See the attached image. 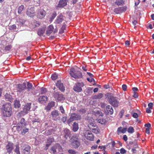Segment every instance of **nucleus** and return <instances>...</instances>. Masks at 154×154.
Listing matches in <instances>:
<instances>
[{
    "label": "nucleus",
    "mask_w": 154,
    "mask_h": 154,
    "mask_svg": "<svg viewBox=\"0 0 154 154\" xmlns=\"http://www.w3.org/2000/svg\"><path fill=\"white\" fill-rule=\"evenodd\" d=\"M74 121V119L73 116V114H72L71 116L70 117L69 119H68L67 121V122L68 124H69V123H71V122H72V121Z\"/></svg>",
    "instance_id": "42"
},
{
    "label": "nucleus",
    "mask_w": 154,
    "mask_h": 154,
    "mask_svg": "<svg viewBox=\"0 0 154 154\" xmlns=\"http://www.w3.org/2000/svg\"><path fill=\"white\" fill-rule=\"evenodd\" d=\"M146 112L147 113H150L151 112V109L149 108V107L146 108Z\"/></svg>",
    "instance_id": "60"
},
{
    "label": "nucleus",
    "mask_w": 154,
    "mask_h": 154,
    "mask_svg": "<svg viewBox=\"0 0 154 154\" xmlns=\"http://www.w3.org/2000/svg\"><path fill=\"white\" fill-rule=\"evenodd\" d=\"M24 127V126L23 125V124H22L20 123V122L17 125V126H16L17 130L18 131H20Z\"/></svg>",
    "instance_id": "32"
},
{
    "label": "nucleus",
    "mask_w": 154,
    "mask_h": 154,
    "mask_svg": "<svg viewBox=\"0 0 154 154\" xmlns=\"http://www.w3.org/2000/svg\"><path fill=\"white\" fill-rule=\"evenodd\" d=\"M125 113V110L124 109H122L119 114V116L120 118H122Z\"/></svg>",
    "instance_id": "44"
},
{
    "label": "nucleus",
    "mask_w": 154,
    "mask_h": 154,
    "mask_svg": "<svg viewBox=\"0 0 154 154\" xmlns=\"http://www.w3.org/2000/svg\"><path fill=\"white\" fill-rule=\"evenodd\" d=\"M57 15V14L56 12H54L52 14V19H54V18L55 17H56V16Z\"/></svg>",
    "instance_id": "59"
},
{
    "label": "nucleus",
    "mask_w": 154,
    "mask_h": 154,
    "mask_svg": "<svg viewBox=\"0 0 154 154\" xmlns=\"http://www.w3.org/2000/svg\"><path fill=\"white\" fill-rule=\"evenodd\" d=\"M3 115L5 117H9L12 114V108L9 103L4 104L3 106Z\"/></svg>",
    "instance_id": "2"
},
{
    "label": "nucleus",
    "mask_w": 154,
    "mask_h": 154,
    "mask_svg": "<svg viewBox=\"0 0 154 154\" xmlns=\"http://www.w3.org/2000/svg\"><path fill=\"white\" fill-rule=\"evenodd\" d=\"M79 112L82 113L83 114L86 112V110L84 108H82L79 110Z\"/></svg>",
    "instance_id": "56"
},
{
    "label": "nucleus",
    "mask_w": 154,
    "mask_h": 154,
    "mask_svg": "<svg viewBox=\"0 0 154 154\" xmlns=\"http://www.w3.org/2000/svg\"><path fill=\"white\" fill-rule=\"evenodd\" d=\"M60 112L57 110H54L52 111L51 115L53 120L54 121L60 120Z\"/></svg>",
    "instance_id": "6"
},
{
    "label": "nucleus",
    "mask_w": 154,
    "mask_h": 154,
    "mask_svg": "<svg viewBox=\"0 0 154 154\" xmlns=\"http://www.w3.org/2000/svg\"><path fill=\"white\" fill-rule=\"evenodd\" d=\"M72 144L75 148H77L79 146L80 143L78 138L77 136H73L70 139Z\"/></svg>",
    "instance_id": "4"
},
{
    "label": "nucleus",
    "mask_w": 154,
    "mask_h": 154,
    "mask_svg": "<svg viewBox=\"0 0 154 154\" xmlns=\"http://www.w3.org/2000/svg\"><path fill=\"white\" fill-rule=\"evenodd\" d=\"M26 14L29 17H32L36 15L34 9V7H31L29 9H28L26 11Z\"/></svg>",
    "instance_id": "13"
},
{
    "label": "nucleus",
    "mask_w": 154,
    "mask_h": 154,
    "mask_svg": "<svg viewBox=\"0 0 154 154\" xmlns=\"http://www.w3.org/2000/svg\"><path fill=\"white\" fill-rule=\"evenodd\" d=\"M123 139L125 141H126L128 140V138L126 135H124L123 136Z\"/></svg>",
    "instance_id": "64"
},
{
    "label": "nucleus",
    "mask_w": 154,
    "mask_h": 154,
    "mask_svg": "<svg viewBox=\"0 0 154 154\" xmlns=\"http://www.w3.org/2000/svg\"><path fill=\"white\" fill-rule=\"evenodd\" d=\"M58 76L56 73L53 74L51 76V78L52 80H56Z\"/></svg>",
    "instance_id": "41"
},
{
    "label": "nucleus",
    "mask_w": 154,
    "mask_h": 154,
    "mask_svg": "<svg viewBox=\"0 0 154 154\" xmlns=\"http://www.w3.org/2000/svg\"><path fill=\"white\" fill-rule=\"evenodd\" d=\"M133 96L135 98L138 97V93H136V92H134V94L133 95Z\"/></svg>",
    "instance_id": "62"
},
{
    "label": "nucleus",
    "mask_w": 154,
    "mask_h": 154,
    "mask_svg": "<svg viewBox=\"0 0 154 154\" xmlns=\"http://www.w3.org/2000/svg\"><path fill=\"white\" fill-rule=\"evenodd\" d=\"M106 110L108 114H112L113 113V109L110 105H108L106 106Z\"/></svg>",
    "instance_id": "21"
},
{
    "label": "nucleus",
    "mask_w": 154,
    "mask_h": 154,
    "mask_svg": "<svg viewBox=\"0 0 154 154\" xmlns=\"http://www.w3.org/2000/svg\"><path fill=\"white\" fill-rule=\"evenodd\" d=\"M64 138L66 140H67L68 137L70 138L71 136V132L69 129L65 128L64 130Z\"/></svg>",
    "instance_id": "16"
},
{
    "label": "nucleus",
    "mask_w": 154,
    "mask_h": 154,
    "mask_svg": "<svg viewBox=\"0 0 154 154\" xmlns=\"http://www.w3.org/2000/svg\"><path fill=\"white\" fill-rule=\"evenodd\" d=\"M103 96V93H98L97 94H95L93 96V98L94 99H101Z\"/></svg>",
    "instance_id": "30"
},
{
    "label": "nucleus",
    "mask_w": 154,
    "mask_h": 154,
    "mask_svg": "<svg viewBox=\"0 0 154 154\" xmlns=\"http://www.w3.org/2000/svg\"><path fill=\"white\" fill-rule=\"evenodd\" d=\"M79 128L78 124L76 123V122H74L72 126V130L74 132L77 131Z\"/></svg>",
    "instance_id": "27"
},
{
    "label": "nucleus",
    "mask_w": 154,
    "mask_h": 154,
    "mask_svg": "<svg viewBox=\"0 0 154 154\" xmlns=\"http://www.w3.org/2000/svg\"><path fill=\"white\" fill-rule=\"evenodd\" d=\"M127 130V128H123L122 129L121 133H125V132H126Z\"/></svg>",
    "instance_id": "61"
},
{
    "label": "nucleus",
    "mask_w": 154,
    "mask_h": 154,
    "mask_svg": "<svg viewBox=\"0 0 154 154\" xmlns=\"http://www.w3.org/2000/svg\"><path fill=\"white\" fill-rule=\"evenodd\" d=\"M45 30V28L43 27L42 28H39L37 31V34L38 35L41 36L44 34Z\"/></svg>",
    "instance_id": "26"
},
{
    "label": "nucleus",
    "mask_w": 154,
    "mask_h": 154,
    "mask_svg": "<svg viewBox=\"0 0 154 154\" xmlns=\"http://www.w3.org/2000/svg\"><path fill=\"white\" fill-rule=\"evenodd\" d=\"M56 85L59 88L60 90L62 92L64 91L65 87L61 81H58L56 83Z\"/></svg>",
    "instance_id": "15"
},
{
    "label": "nucleus",
    "mask_w": 154,
    "mask_h": 154,
    "mask_svg": "<svg viewBox=\"0 0 154 154\" xmlns=\"http://www.w3.org/2000/svg\"><path fill=\"white\" fill-rule=\"evenodd\" d=\"M14 151L17 154H20V146L19 144H16L15 145V148Z\"/></svg>",
    "instance_id": "33"
},
{
    "label": "nucleus",
    "mask_w": 154,
    "mask_h": 154,
    "mask_svg": "<svg viewBox=\"0 0 154 154\" xmlns=\"http://www.w3.org/2000/svg\"><path fill=\"white\" fill-rule=\"evenodd\" d=\"M16 26L15 24L11 25L9 26V29L11 30H14L16 29Z\"/></svg>",
    "instance_id": "45"
},
{
    "label": "nucleus",
    "mask_w": 154,
    "mask_h": 154,
    "mask_svg": "<svg viewBox=\"0 0 154 154\" xmlns=\"http://www.w3.org/2000/svg\"><path fill=\"white\" fill-rule=\"evenodd\" d=\"M24 6L23 5H20L18 8V14H21L22 11L23 10Z\"/></svg>",
    "instance_id": "37"
},
{
    "label": "nucleus",
    "mask_w": 154,
    "mask_h": 154,
    "mask_svg": "<svg viewBox=\"0 0 154 154\" xmlns=\"http://www.w3.org/2000/svg\"><path fill=\"white\" fill-rule=\"evenodd\" d=\"M96 124L94 123H93V122H92L91 123H90L88 124V128H89L91 130H92L94 128H93V127H95L96 126Z\"/></svg>",
    "instance_id": "35"
},
{
    "label": "nucleus",
    "mask_w": 154,
    "mask_h": 154,
    "mask_svg": "<svg viewBox=\"0 0 154 154\" xmlns=\"http://www.w3.org/2000/svg\"><path fill=\"white\" fill-rule=\"evenodd\" d=\"M74 120H79L82 118V116L76 113H72Z\"/></svg>",
    "instance_id": "25"
},
{
    "label": "nucleus",
    "mask_w": 154,
    "mask_h": 154,
    "mask_svg": "<svg viewBox=\"0 0 154 154\" xmlns=\"http://www.w3.org/2000/svg\"><path fill=\"white\" fill-rule=\"evenodd\" d=\"M122 89L124 91H125L126 90V89H127V86L126 85H123L122 86Z\"/></svg>",
    "instance_id": "53"
},
{
    "label": "nucleus",
    "mask_w": 154,
    "mask_h": 154,
    "mask_svg": "<svg viewBox=\"0 0 154 154\" xmlns=\"http://www.w3.org/2000/svg\"><path fill=\"white\" fill-rule=\"evenodd\" d=\"M46 15V12L42 8H39L36 11V16L39 19H42L45 17Z\"/></svg>",
    "instance_id": "5"
},
{
    "label": "nucleus",
    "mask_w": 154,
    "mask_h": 154,
    "mask_svg": "<svg viewBox=\"0 0 154 154\" xmlns=\"http://www.w3.org/2000/svg\"><path fill=\"white\" fill-rule=\"evenodd\" d=\"M14 105L15 108H19L20 106V104L19 102L16 101L14 103Z\"/></svg>",
    "instance_id": "39"
},
{
    "label": "nucleus",
    "mask_w": 154,
    "mask_h": 154,
    "mask_svg": "<svg viewBox=\"0 0 154 154\" xmlns=\"http://www.w3.org/2000/svg\"><path fill=\"white\" fill-rule=\"evenodd\" d=\"M127 131L128 133H133L134 132V128L132 126H130Z\"/></svg>",
    "instance_id": "40"
},
{
    "label": "nucleus",
    "mask_w": 154,
    "mask_h": 154,
    "mask_svg": "<svg viewBox=\"0 0 154 154\" xmlns=\"http://www.w3.org/2000/svg\"><path fill=\"white\" fill-rule=\"evenodd\" d=\"M30 147L28 146L25 147L23 150V152L24 154H28L30 152Z\"/></svg>",
    "instance_id": "28"
},
{
    "label": "nucleus",
    "mask_w": 154,
    "mask_h": 154,
    "mask_svg": "<svg viewBox=\"0 0 154 154\" xmlns=\"http://www.w3.org/2000/svg\"><path fill=\"white\" fill-rule=\"evenodd\" d=\"M54 140V138H49L47 140V143L50 144V146L51 145V143L53 142Z\"/></svg>",
    "instance_id": "43"
},
{
    "label": "nucleus",
    "mask_w": 154,
    "mask_h": 154,
    "mask_svg": "<svg viewBox=\"0 0 154 154\" xmlns=\"http://www.w3.org/2000/svg\"><path fill=\"white\" fill-rule=\"evenodd\" d=\"M92 131L96 134H97L100 132V130L98 129V127L96 125V126L95 128L93 129V130Z\"/></svg>",
    "instance_id": "34"
},
{
    "label": "nucleus",
    "mask_w": 154,
    "mask_h": 154,
    "mask_svg": "<svg viewBox=\"0 0 154 154\" xmlns=\"http://www.w3.org/2000/svg\"><path fill=\"white\" fill-rule=\"evenodd\" d=\"M47 91L46 88H42L41 89V93L42 94H44Z\"/></svg>",
    "instance_id": "50"
},
{
    "label": "nucleus",
    "mask_w": 154,
    "mask_h": 154,
    "mask_svg": "<svg viewBox=\"0 0 154 154\" xmlns=\"http://www.w3.org/2000/svg\"><path fill=\"white\" fill-rule=\"evenodd\" d=\"M124 0H116L115 3L118 6L122 5L124 4Z\"/></svg>",
    "instance_id": "29"
},
{
    "label": "nucleus",
    "mask_w": 154,
    "mask_h": 154,
    "mask_svg": "<svg viewBox=\"0 0 154 154\" xmlns=\"http://www.w3.org/2000/svg\"><path fill=\"white\" fill-rule=\"evenodd\" d=\"M126 152V151L124 148H122L120 149V152L121 153L124 154Z\"/></svg>",
    "instance_id": "51"
},
{
    "label": "nucleus",
    "mask_w": 154,
    "mask_h": 154,
    "mask_svg": "<svg viewBox=\"0 0 154 154\" xmlns=\"http://www.w3.org/2000/svg\"><path fill=\"white\" fill-rule=\"evenodd\" d=\"M27 87L26 88L28 91H31L33 88L32 84L29 82H27Z\"/></svg>",
    "instance_id": "31"
},
{
    "label": "nucleus",
    "mask_w": 154,
    "mask_h": 154,
    "mask_svg": "<svg viewBox=\"0 0 154 154\" xmlns=\"http://www.w3.org/2000/svg\"><path fill=\"white\" fill-rule=\"evenodd\" d=\"M53 96L55 99L58 100H63L65 99L63 94H60L59 92H56L54 93Z\"/></svg>",
    "instance_id": "14"
},
{
    "label": "nucleus",
    "mask_w": 154,
    "mask_h": 154,
    "mask_svg": "<svg viewBox=\"0 0 154 154\" xmlns=\"http://www.w3.org/2000/svg\"><path fill=\"white\" fill-rule=\"evenodd\" d=\"M127 9L126 7H119L114 8V11L116 14H120L125 12Z\"/></svg>",
    "instance_id": "11"
},
{
    "label": "nucleus",
    "mask_w": 154,
    "mask_h": 154,
    "mask_svg": "<svg viewBox=\"0 0 154 154\" xmlns=\"http://www.w3.org/2000/svg\"><path fill=\"white\" fill-rule=\"evenodd\" d=\"M67 0H60L58 5L59 7H63L67 5Z\"/></svg>",
    "instance_id": "22"
},
{
    "label": "nucleus",
    "mask_w": 154,
    "mask_h": 154,
    "mask_svg": "<svg viewBox=\"0 0 154 154\" xmlns=\"http://www.w3.org/2000/svg\"><path fill=\"white\" fill-rule=\"evenodd\" d=\"M132 116L134 118H137L138 117V114H137V113H136V112H134V113L133 114Z\"/></svg>",
    "instance_id": "57"
},
{
    "label": "nucleus",
    "mask_w": 154,
    "mask_h": 154,
    "mask_svg": "<svg viewBox=\"0 0 154 154\" xmlns=\"http://www.w3.org/2000/svg\"><path fill=\"white\" fill-rule=\"evenodd\" d=\"M77 152H76V151L73 149H69L68 150V152L70 154H76Z\"/></svg>",
    "instance_id": "46"
},
{
    "label": "nucleus",
    "mask_w": 154,
    "mask_h": 154,
    "mask_svg": "<svg viewBox=\"0 0 154 154\" xmlns=\"http://www.w3.org/2000/svg\"><path fill=\"white\" fill-rule=\"evenodd\" d=\"M12 47V46L11 45H6L5 47L4 50L5 51H10Z\"/></svg>",
    "instance_id": "38"
},
{
    "label": "nucleus",
    "mask_w": 154,
    "mask_h": 154,
    "mask_svg": "<svg viewBox=\"0 0 154 154\" xmlns=\"http://www.w3.org/2000/svg\"><path fill=\"white\" fill-rule=\"evenodd\" d=\"M130 44V41H126L125 42V45H126V46H128Z\"/></svg>",
    "instance_id": "63"
},
{
    "label": "nucleus",
    "mask_w": 154,
    "mask_h": 154,
    "mask_svg": "<svg viewBox=\"0 0 154 154\" xmlns=\"http://www.w3.org/2000/svg\"><path fill=\"white\" fill-rule=\"evenodd\" d=\"M106 98H107L109 103L113 107H117L119 105L118 99L117 97H114L110 93H107L105 94Z\"/></svg>",
    "instance_id": "1"
},
{
    "label": "nucleus",
    "mask_w": 154,
    "mask_h": 154,
    "mask_svg": "<svg viewBox=\"0 0 154 154\" xmlns=\"http://www.w3.org/2000/svg\"><path fill=\"white\" fill-rule=\"evenodd\" d=\"M69 73L71 76L75 79H80L82 77V74L80 71L74 68H71Z\"/></svg>",
    "instance_id": "3"
},
{
    "label": "nucleus",
    "mask_w": 154,
    "mask_h": 154,
    "mask_svg": "<svg viewBox=\"0 0 154 154\" xmlns=\"http://www.w3.org/2000/svg\"><path fill=\"white\" fill-rule=\"evenodd\" d=\"M84 84L82 82H78L76 84L73 88V90L76 92H80L82 90V87L84 86Z\"/></svg>",
    "instance_id": "10"
},
{
    "label": "nucleus",
    "mask_w": 154,
    "mask_h": 154,
    "mask_svg": "<svg viewBox=\"0 0 154 154\" xmlns=\"http://www.w3.org/2000/svg\"><path fill=\"white\" fill-rule=\"evenodd\" d=\"M66 119H67L66 116H64L61 119V120L63 122H66Z\"/></svg>",
    "instance_id": "58"
},
{
    "label": "nucleus",
    "mask_w": 154,
    "mask_h": 154,
    "mask_svg": "<svg viewBox=\"0 0 154 154\" xmlns=\"http://www.w3.org/2000/svg\"><path fill=\"white\" fill-rule=\"evenodd\" d=\"M16 88L18 92H22L26 88V83L25 82H23L22 84H19L16 85Z\"/></svg>",
    "instance_id": "8"
},
{
    "label": "nucleus",
    "mask_w": 154,
    "mask_h": 154,
    "mask_svg": "<svg viewBox=\"0 0 154 154\" xmlns=\"http://www.w3.org/2000/svg\"><path fill=\"white\" fill-rule=\"evenodd\" d=\"M29 130V129L28 128H25L23 129V131L21 132V133L22 134H25L26 133L28 132Z\"/></svg>",
    "instance_id": "47"
},
{
    "label": "nucleus",
    "mask_w": 154,
    "mask_h": 154,
    "mask_svg": "<svg viewBox=\"0 0 154 154\" xmlns=\"http://www.w3.org/2000/svg\"><path fill=\"white\" fill-rule=\"evenodd\" d=\"M14 146L13 143L10 141H8V144L6 146V148L9 154H10L12 152L14 149Z\"/></svg>",
    "instance_id": "12"
},
{
    "label": "nucleus",
    "mask_w": 154,
    "mask_h": 154,
    "mask_svg": "<svg viewBox=\"0 0 154 154\" xmlns=\"http://www.w3.org/2000/svg\"><path fill=\"white\" fill-rule=\"evenodd\" d=\"M84 135L88 140L92 141L94 139V137L91 131L89 130L86 131L84 133Z\"/></svg>",
    "instance_id": "7"
},
{
    "label": "nucleus",
    "mask_w": 154,
    "mask_h": 154,
    "mask_svg": "<svg viewBox=\"0 0 154 154\" xmlns=\"http://www.w3.org/2000/svg\"><path fill=\"white\" fill-rule=\"evenodd\" d=\"M97 121L99 123L101 124H105L106 122V119H97Z\"/></svg>",
    "instance_id": "36"
},
{
    "label": "nucleus",
    "mask_w": 154,
    "mask_h": 154,
    "mask_svg": "<svg viewBox=\"0 0 154 154\" xmlns=\"http://www.w3.org/2000/svg\"><path fill=\"white\" fill-rule=\"evenodd\" d=\"M20 122V123L22 124L24 127L26 126V123L25 122V119L24 118H22L21 119Z\"/></svg>",
    "instance_id": "49"
},
{
    "label": "nucleus",
    "mask_w": 154,
    "mask_h": 154,
    "mask_svg": "<svg viewBox=\"0 0 154 154\" xmlns=\"http://www.w3.org/2000/svg\"><path fill=\"white\" fill-rule=\"evenodd\" d=\"M31 103H28L24 106L22 111H21L20 113L23 115L27 113L28 111H29L31 108Z\"/></svg>",
    "instance_id": "9"
},
{
    "label": "nucleus",
    "mask_w": 154,
    "mask_h": 154,
    "mask_svg": "<svg viewBox=\"0 0 154 154\" xmlns=\"http://www.w3.org/2000/svg\"><path fill=\"white\" fill-rule=\"evenodd\" d=\"M122 127L120 126L117 129V134H119L121 132V130H122Z\"/></svg>",
    "instance_id": "52"
},
{
    "label": "nucleus",
    "mask_w": 154,
    "mask_h": 154,
    "mask_svg": "<svg viewBox=\"0 0 154 154\" xmlns=\"http://www.w3.org/2000/svg\"><path fill=\"white\" fill-rule=\"evenodd\" d=\"M5 98L7 99V100H10L11 96H10V94H8L7 93H6V94H5Z\"/></svg>",
    "instance_id": "48"
},
{
    "label": "nucleus",
    "mask_w": 154,
    "mask_h": 154,
    "mask_svg": "<svg viewBox=\"0 0 154 154\" xmlns=\"http://www.w3.org/2000/svg\"><path fill=\"white\" fill-rule=\"evenodd\" d=\"M54 28L53 25H50L48 29L47 30L46 32V33L48 35H50L51 33H52Z\"/></svg>",
    "instance_id": "20"
},
{
    "label": "nucleus",
    "mask_w": 154,
    "mask_h": 154,
    "mask_svg": "<svg viewBox=\"0 0 154 154\" xmlns=\"http://www.w3.org/2000/svg\"><path fill=\"white\" fill-rule=\"evenodd\" d=\"M60 109L62 113H64L65 112V111L62 106H61L60 107Z\"/></svg>",
    "instance_id": "55"
},
{
    "label": "nucleus",
    "mask_w": 154,
    "mask_h": 154,
    "mask_svg": "<svg viewBox=\"0 0 154 154\" xmlns=\"http://www.w3.org/2000/svg\"><path fill=\"white\" fill-rule=\"evenodd\" d=\"M63 20L64 19L63 15L60 14L57 17L54 23L56 24H59L61 23Z\"/></svg>",
    "instance_id": "17"
},
{
    "label": "nucleus",
    "mask_w": 154,
    "mask_h": 154,
    "mask_svg": "<svg viewBox=\"0 0 154 154\" xmlns=\"http://www.w3.org/2000/svg\"><path fill=\"white\" fill-rule=\"evenodd\" d=\"M57 148H58L59 150H61L62 148L59 144H57L56 146L52 147L51 148V149L53 153L54 154L56 153V149Z\"/></svg>",
    "instance_id": "18"
},
{
    "label": "nucleus",
    "mask_w": 154,
    "mask_h": 154,
    "mask_svg": "<svg viewBox=\"0 0 154 154\" xmlns=\"http://www.w3.org/2000/svg\"><path fill=\"white\" fill-rule=\"evenodd\" d=\"M153 106V103H150L148 104V107L150 109L152 108Z\"/></svg>",
    "instance_id": "54"
},
{
    "label": "nucleus",
    "mask_w": 154,
    "mask_h": 154,
    "mask_svg": "<svg viewBox=\"0 0 154 154\" xmlns=\"http://www.w3.org/2000/svg\"><path fill=\"white\" fill-rule=\"evenodd\" d=\"M40 24L39 22L37 21L36 20H34L33 22L31 23L32 27V28H35L36 27L39 26Z\"/></svg>",
    "instance_id": "24"
},
{
    "label": "nucleus",
    "mask_w": 154,
    "mask_h": 154,
    "mask_svg": "<svg viewBox=\"0 0 154 154\" xmlns=\"http://www.w3.org/2000/svg\"><path fill=\"white\" fill-rule=\"evenodd\" d=\"M55 105V102L54 101H51L48 103V104L46 107L45 109L47 111H49L51 109L52 107H54Z\"/></svg>",
    "instance_id": "23"
},
{
    "label": "nucleus",
    "mask_w": 154,
    "mask_h": 154,
    "mask_svg": "<svg viewBox=\"0 0 154 154\" xmlns=\"http://www.w3.org/2000/svg\"><path fill=\"white\" fill-rule=\"evenodd\" d=\"M48 97L47 96H42L39 97L38 98V100L41 103H44L46 102L48 100Z\"/></svg>",
    "instance_id": "19"
}]
</instances>
